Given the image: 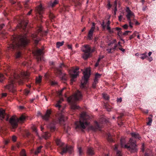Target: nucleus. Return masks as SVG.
I'll return each mask as SVG.
<instances>
[{
	"label": "nucleus",
	"instance_id": "obj_1",
	"mask_svg": "<svg viewBox=\"0 0 156 156\" xmlns=\"http://www.w3.org/2000/svg\"><path fill=\"white\" fill-rule=\"evenodd\" d=\"M11 76L9 77L8 84L5 86L6 88L8 89L9 92L15 93L16 91L14 83L15 82H18L20 83H23V80L27 79L29 76V73L23 72L21 73L20 76L14 72L10 73Z\"/></svg>",
	"mask_w": 156,
	"mask_h": 156
},
{
	"label": "nucleus",
	"instance_id": "obj_2",
	"mask_svg": "<svg viewBox=\"0 0 156 156\" xmlns=\"http://www.w3.org/2000/svg\"><path fill=\"white\" fill-rule=\"evenodd\" d=\"M9 48L12 50H18L25 47L30 42L25 36L15 35L11 37Z\"/></svg>",
	"mask_w": 156,
	"mask_h": 156
},
{
	"label": "nucleus",
	"instance_id": "obj_3",
	"mask_svg": "<svg viewBox=\"0 0 156 156\" xmlns=\"http://www.w3.org/2000/svg\"><path fill=\"white\" fill-rule=\"evenodd\" d=\"M90 119V117L87 114L83 112L80 114L79 121H76L75 122L76 128V129H84L86 126L89 124L88 120Z\"/></svg>",
	"mask_w": 156,
	"mask_h": 156
},
{
	"label": "nucleus",
	"instance_id": "obj_4",
	"mask_svg": "<svg viewBox=\"0 0 156 156\" xmlns=\"http://www.w3.org/2000/svg\"><path fill=\"white\" fill-rule=\"evenodd\" d=\"M82 97V95L81 92L77 90L75 94L68 98V101L70 104L71 110L73 111L79 108V107L76 104V102L81 99Z\"/></svg>",
	"mask_w": 156,
	"mask_h": 156
},
{
	"label": "nucleus",
	"instance_id": "obj_5",
	"mask_svg": "<svg viewBox=\"0 0 156 156\" xmlns=\"http://www.w3.org/2000/svg\"><path fill=\"white\" fill-rule=\"evenodd\" d=\"M131 134L132 138L130 139L129 145H127V151H129L131 153H136L137 152L138 149L135 144V141L133 140V138L140 140L141 137L138 133H131Z\"/></svg>",
	"mask_w": 156,
	"mask_h": 156
},
{
	"label": "nucleus",
	"instance_id": "obj_6",
	"mask_svg": "<svg viewBox=\"0 0 156 156\" xmlns=\"http://www.w3.org/2000/svg\"><path fill=\"white\" fill-rule=\"evenodd\" d=\"M26 119V117L22 115L19 118L16 116L12 117L9 120V122L12 128V131H14L15 129L18 126V123H21L24 122Z\"/></svg>",
	"mask_w": 156,
	"mask_h": 156
},
{
	"label": "nucleus",
	"instance_id": "obj_7",
	"mask_svg": "<svg viewBox=\"0 0 156 156\" xmlns=\"http://www.w3.org/2000/svg\"><path fill=\"white\" fill-rule=\"evenodd\" d=\"M61 102V101L59 100L55 105V107L58 108L59 111L56 115V121L55 122L60 124L62 123V122L65 121L63 115L62 114L63 109L61 105H60Z\"/></svg>",
	"mask_w": 156,
	"mask_h": 156
},
{
	"label": "nucleus",
	"instance_id": "obj_8",
	"mask_svg": "<svg viewBox=\"0 0 156 156\" xmlns=\"http://www.w3.org/2000/svg\"><path fill=\"white\" fill-rule=\"evenodd\" d=\"M55 142L57 146L61 150L60 152L61 154H63L67 152L71 154L72 153L73 148L71 146H64V144L60 140L58 139H56Z\"/></svg>",
	"mask_w": 156,
	"mask_h": 156
},
{
	"label": "nucleus",
	"instance_id": "obj_9",
	"mask_svg": "<svg viewBox=\"0 0 156 156\" xmlns=\"http://www.w3.org/2000/svg\"><path fill=\"white\" fill-rule=\"evenodd\" d=\"M83 76L81 80L80 87L83 88H86L85 86L87 83L91 74L90 71L88 69H86L83 72Z\"/></svg>",
	"mask_w": 156,
	"mask_h": 156
},
{
	"label": "nucleus",
	"instance_id": "obj_10",
	"mask_svg": "<svg viewBox=\"0 0 156 156\" xmlns=\"http://www.w3.org/2000/svg\"><path fill=\"white\" fill-rule=\"evenodd\" d=\"M95 49L94 48L91 49L90 47L88 45H84L82 51L84 52L83 54L82 57L84 60H87L89 58L91 54L94 52Z\"/></svg>",
	"mask_w": 156,
	"mask_h": 156
},
{
	"label": "nucleus",
	"instance_id": "obj_11",
	"mask_svg": "<svg viewBox=\"0 0 156 156\" xmlns=\"http://www.w3.org/2000/svg\"><path fill=\"white\" fill-rule=\"evenodd\" d=\"M65 66V65L61 63L59 67H55L54 68V72L59 76L61 80L64 81H66V80L67 77L66 74L62 73L61 68Z\"/></svg>",
	"mask_w": 156,
	"mask_h": 156
},
{
	"label": "nucleus",
	"instance_id": "obj_12",
	"mask_svg": "<svg viewBox=\"0 0 156 156\" xmlns=\"http://www.w3.org/2000/svg\"><path fill=\"white\" fill-rule=\"evenodd\" d=\"M79 68L78 67L74 69L73 70L69 73V74L71 78V84H72L73 82L75 81L74 79L76 78L79 75Z\"/></svg>",
	"mask_w": 156,
	"mask_h": 156
},
{
	"label": "nucleus",
	"instance_id": "obj_13",
	"mask_svg": "<svg viewBox=\"0 0 156 156\" xmlns=\"http://www.w3.org/2000/svg\"><path fill=\"white\" fill-rule=\"evenodd\" d=\"M41 29L39 28L37 30V33H36L35 34H32L31 35V37L34 41L36 46L37 44L40 40V37L37 36V34H39L40 33V35H41Z\"/></svg>",
	"mask_w": 156,
	"mask_h": 156
},
{
	"label": "nucleus",
	"instance_id": "obj_14",
	"mask_svg": "<svg viewBox=\"0 0 156 156\" xmlns=\"http://www.w3.org/2000/svg\"><path fill=\"white\" fill-rule=\"evenodd\" d=\"M135 17L134 13L129 9V7H127V21L129 23V26L131 28H132L131 21H133V19Z\"/></svg>",
	"mask_w": 156,
	"mask_h": 156
},
{
	"label": "nucleus",
	"instance_id": "obj_15",
	"mask_svg": "<svg viewBox=\"0 0 156 156\" xmlns=\"http://www.w3.org/2000/svg\"><path fill=\"white\" fill-rule=\"evenodd\" d=\"M123 29L116 27L115 29V30H117L118 35L119 36L125 35L127 34V30L124 31V29H127V24H125L123 26Z\"/></svg>",
	"mask_w": 156,
	"mask_h": 156
},
{
	"label": "nucleus",
	"instance_id": "obj_16",
	"mask_svg": "<svg viewBox=\"0 0 156 156\" xmlns=\"http://www.w3.org/2000/svg\"><path fill=\"white\" fill-rule=\"evenodd\" d=\"M43 49H37L34 52L35 55L36 56V58L38 61L42 60V57L39 56L43 54Z\"/></svg>",
	"mask_w": 156,
	"mask_h": 156
},
{
	"label": "nucleus",
	"instance_id": "obj_17",
	"mask_svg": "<svg viewBox=\"0 0 156 156\" xmlns=\"http://www.w3.org/2000/svg\"><path fill=\"white\" fill-rule=\"evenodd\" d=\"M35 11L37 13V16H39L40 18H41L42 17V14L43 12V9L42 6L41 5H39L38 7L36 9Z\"/></svg>",
	"mask_w": 156,
	"mask_h": 156
},
{
	"label": "nucleus",
	"instance_id": "obj_18",
	"mask_svg": "<svg viewBox=\"0 0 156 156\" xmlns=\"http://www.w3.org/2000/svg\"><path fill=\"white\" fill-rule=\"evenodd\" d=\"M51 114V111L50 110H47L44 115H41L42 119L46 121H48L50 118Z\"/></svg>",
	"mask_w": 156,
	"mask_h": 156
},
{
	"label": "nucleus",
	"instance_id": "obj_19",
	"mask_svg": "<svg viewBox=\"0 0 156 156\" xmlns=\"http://www.w3.org/2000/svg\"><path fill=\"white\" fill-rule=\"evenodd\" d=\"M6 121H8L9 119V117L6 115L5 113V111L4 110H0V119L1 120L5 118Z\"/></svg>",
	"mask_w": 156,
	"mask_h": 156
},
{
	"label": "nucleus",
	"instance_id": "obj_20",
	"mask_svg": "<svg viewBox=\"0 0 156 156\" xmlns=\"http://www.w3.org/2000/svg\"><path fill=\"white\" fill-rule=\"evenodd\" d=\"M95 28L94 27H92L89 31L87 37L88 39L91 40L93 39V36Z\"/></svg>",
	"mask_w": 156,
	"mask_h": 156
},
{
	"label": "nucleus",
	"instance_id": "obj_21",
	"mask_svg": "<svg viewBox=\"0 0 156 156\" xmlns=\"http://www.w3.org/2000/svg\"><path fill=\"white\" fill-rule=\"evenodd\" d=\"M95 126H91L90 128L91 129L94 131H96L97 130H100L101 128L100 125L97 122H95Z\"/></svg>",
	"mask_w": 156,
	"mask_h": 156
},
{
	"label": "nucleus",
	"instance_id": "obj_22",
	"mask_svg": "<svg viewBox=\"0 0 156 156\" xmlns=\"http://www.w3.org/2000/svg\"><path fill=\"white\" fill-rule=\"evenodd\" d=\"M120 145L122 147L127 148V144H126V139L124 137L122 138L120 140Z\"/></svg>",
	"mask_w": 156,
	"mask_h": 156
},
{
	"label": "nucleus",
	"instance_id": "obj_23",
	"mask_svg": "<svg viewBox=\"0 0 156 156\" xmlns=\"http://www.w3.org/2000/svg\"><path fill=\"white\" fill-rule=\"evenodd\" d=\"M48 127L50 129V131L52 132H53L55 129V128L54 123H50L48 125Z\"/></svg>",
	"mask_w": 156,
	"mask_h": 156
},
{
	"label": "nucleus",
	"instance_id": "obj_24",
	"mask_svg": "<svg viewBox=\"0 0 156 156\" xmlns=\"http://www.w3.org/2000/svg\"><path fill=\"white\" fill-rule=\"evenodd\" d=\"M28 24V23L27 22L23 21L20 24L21 28L23 30H25Z\"/></svg>",
	"mask_w": 156,
	"mask_h": 156
},
{
	"label": "nucleus",
	"instance_id": "obj_25",
	"mask_svg": "<svg viewBox=\"0 0 156 156\" xmlns=\"http://www.w3.org/2000/svg\"><path fill=\"white\" fill-rule=\"evenodd\" d=\"M107 139L110 142H114L113 136H112L110 133H109L108 135L107 136Z\"/></svg>",
	"mask_w": 156,
	"mask_h": 156
},
{
	"label": "nucleus",
	"instance_id": "obj_26",
	"mask_svg": "<svg viewBox=\"0 0 156 156\" xmlns=\"http://www.w3.org/2000/svg\"><path fill=\"white\" fill-rule=\"evenodd\" d=\"M87 153L90 156H92L94 154V152L93 149L91 148H89L87 150Z\"/></svg>",
	"mask_w": 156,
	"mask_h": 156
},
{
	"label": "nucleus",
	"instance_id": "obj_27",
	"mask_svg": "<svg viewBox=\"0 0 156 156\" xmlns=\"http://www.w3.org/2000/svg\"><path fill=\"white\" fill-rule=\"evenodd\" d=\"M51 136V134L48 132H45L44 133L43 136L46 140L48 139Z\"/></svg>",
	"mask_w": 156,
	"mask_h": 156
},
{
	"label": "nucleus",
	"instance_id": "obj_28",
	"mask_svg": "<svg viewBox=\"0 0 156 156\" xmlns=\"http://www.w3.org/2000/svg\"><path fill=\"white\" fill-rule=\"evenodd\" d=\"M107 30H108L109 32L110 33H112L114 32V31L115 30V29H111L110 26L109 25H106V27Z\"/></svg>",
	"mask_w": 156,
	"mask_h": 156
},
{
	"label": "nucleus",
	"instance_id": "obj_29",
	"mask_svg": "<svg viewBox=\"0 0 156 156\" xmlns=\"http://www.w3.org/2000/svg\"><path fill=\"white\" fill-rule=\"evenodd\" d=\"M58 0H54L53 2H51L50 4V5L52 7H54L58 3Z\"/></svg>",
	"mask_w": 156,
	"mask_h": 156
},
{
	"label": "nucleus",
	"instance_id": "obj_30",
	"mask_svg": "<svg viewBox=\"0 0 156 156\" xmlns=\"http://www.w3.org/2000/svg\"><path fill=\"white\" fill-rule=\"evenodd\" d=\"M42 147L40 146L37 147V149L34 151V154L35 155H37L39 153H40L41 151V149Z\"/></svg>",
	"mask_w": 156,
	"mask_h": 156
},
{
	"label": "nucleus",
	"instance_id": "obj_31",
	"mask_svg": "<svg viewBox=\"0 0 156 156\" xmlns=\"http://www.w3.org/2000/svg\"><path fill=\"white\" fill-rule=\"evenodd\" d=\"M120 42H118V44H115V46H114V48L108 50V52L109 53H110L111 52V51L113 49L114 50H115V49H117V47H118V45L120 46Z\"/></svg>",
	"mask_w": 156,
	"mask_h": 156
},
{
	"label": "nucleus",
	"instance_id": "obj_32",
	"mask_svg": "<svg viewBox=\"0 0 156 156\" xmlns=\"http://www.w3.org/2000/svg\"><path fill=\"white\" fill-rule=\"evenodd\" d=\"M101 75L98 73H96L95 75V78L94 80L98 81V79L101 77Z\"/></svg>",
	"mask_w": 156,
	"mask_h": 156
},
{
	"label": "nucleus",
	"instance_id": "obj_33",
	"mask_svg": "<svg viewBox=\"0 0 156 156\" xmlns=\"http://www.w3.org/2000/svg\"><path fill=\"white\" fill-rule=\"evenodd\" d=\"M42 80V77L41 76H40L39 77L37 78L36 79V83H41Z\"/></svg>",
	"mask_w": 156,
	"mask_h": 156
},
{
	"label": "nucleus",
	"instance_id": "obj_34",
	"mask_svg": "<svg viewBox=\"0 0 156 156\" xmlns=\"http://www.w3.org/2000/svg\"><path fill=\"white\" fill-rule=\"evenodd\" d=\"M64 43V41H62L61 42H58L56 43V47L58 48H59L60 46H62Z\"/></svg>",
	"mask_w": 156,
	"mask_h": 156
},
{
	"label": "nucleus",
	"instance_id": "obj_35",
	"mask_svg": "<svg viewBox=\"0 0 156 156\" xmlns=\"http://www.w3.org/2000/svg\"><path fill=\"white\" fill-rule=\"evenodd\" d=\"M29 0H26V1L23 2V5L25 8H28L29 7L28 3L29 2Z\"/></svg>",
	"mask_w": 156,
	"mask_h": 156
},
{
	"label": "nucleus",
	"instance_id": "obj_36",
	"mask_svg": "<svg viewBox=\"0 0 156 156\" xmlns=\"http://www.w3.org/2000/svg\"><path fill=\"white\" fill-rule=\"evenodd\" d=\"M78 152L80 156H82L83 154V151L81 147H79L78 148Z\"/></svg>",
	"mask_w": 156,
	"mask_h": 156
},
{
	"label": "nucleus",
	"instance_id": "obj_37",
	"mask_svg": "<svg viewBox=\"0 0 156 156\" xmlns=\"http://www.w3.org/2000/svg\"><path fill=\"white\" fill-rule=\"evenodd\" d=\"M103 97L104 99L106 100H108L109 99V98L107 94H103Z\"/></svg>",
	"mask_w": 156,
	"mask_h": 156
},
{
	"label": "nucleus",
	"instance_id": "obj_38",
	"mask_svg": "<svg viewBox=\"0 0 156 156\" xmlns=\"http://www.w3.org/2000/svg\"><path fill=\"white\" fill-rule=\"evenodd\" d=\"M147 54V53L145 52V53L141 54V56L140 57V58L142 59H144L146 58L147 57V55H146Z\"/></svg>",
	"mask_w": 156,
	"mask_h": 156
},
{
	"label": "nucleus",
	"instance_id": "obj_39",
	"mask_svg": "<svg viewBox=\"0 0 156 156\" xmlns=\"http://www.w3.org/2000/svg\"><path fill=\"white\" fill-rule=\"evenodd\" d=\"M21 53L20 51H18L16 53L15 55L16 58H19L21 56Z\"/></svg>",
	"mask_w": 156,
	"mask_h": 156
},
{
	"label": "nucleus",
	"instance_id": "obj_40",
	"mask_svg": "<svg viewBox=\"0 0 156 156\" xmlns=\"http://www.w3.org/2000/svg\"><path fill=\"white\" fill-rule=\"evenodd\" d=\"M98 81L96 80H94V82L92 83V87L95 88L96 87V84L98 83Z\"/></svg>",
	"mask_w": 156,
	"mask_h": 156
},
{
	"label": "nucleus",
	"instance_id": "obj_41",
	"mask_svg": "<svg viewBox=\"0 0 156 156\" xmlns=\"http://www.w3.org/2000/svg\"><path fill=\"white\" fill-rule=\"evenodd\" d=\"M4 79V77L3 75L2 74L0 73V82H2Z\"/></svg>",
	"mask_w": 156,
	"mask_h": 156
},
{
	"label": "nucleus",
	"instance_id": "obj_42",
	"mask_svg": "<svg viewBox=\"0 0 156 156\" xmlns=\"http://www.w3.org/2000/svg\"><path fill=\"white\" fill-rule=\"evenodd\" d=\"M21 156H26L25 151L23 149L22 150L21 152Z\"/></svg>",
	"mask_w": 156,
	"mask_h": 156
},
{
	"label": "nucleus",
	"instance_id": "obj_43",
	"mask_svg": "<svg viewBox=\"0 0 156 156\" xmlns=\"http://www.w3.org/2000/svg\"><path fill=\"white\" fill-rule=\"evenodd\" d=\"M148 119H149L148 122L147 123V125L149 126L151 125V123L152 122V119L151 118L148 117Z\"/></svg>",
	"mask_w": 156,
	"mask_h": 156
},
{
	"label": "nucleus",
	"instance_id": "obj_44",
	"mask_svg": "<svg viewBox=\"0 0 156 156\" xmlns=\"http://www.w3.org/2000/svg\"><path fill=\"white\" fill-rule=\"evenodd\" d=\"M117 2L116 0H115L114 4L113 5V7L114 8V9H117Z\"/></svg>",
	"mask_w": 156,
	"mask_h": 156
},
{
	"label": "nucleus",
	"instance_id": "obj_45",
	"mask_svg": "<svg viewBox=\"0 0 156 156\" xmlns=\"http://www.w3.org/2000/svg\"><path fill=\"white\" fill-rule=\"evenodd\" d=\"M5 24H2L0 25V34H3V33L1 31V30L4 27Z\"/></svg>",
	"mask_w": 156,
	"mask_h": 156
},
{
	"label": "nucleus",
	"instance_id": "obj_46",
	"mask_svg": "<svg viewBox=\"0 0 156 156\" xmlns=\"http://www.w3.org/2000/svg\"><path fill=\"white\" fill-rule=\"evenodd\" d=\"M50 18L51 19H53L55 17L54 15L51 13H50L49 15Z\"/></svg>",
	"mask_w": 156,
	"mask_h": 156
},
{
	"label": "nucleus",
	"instance_id": "obj_47",
	"mask_svg": "<svg viewBox=\"0 0 156 156\" xmlns=\"http://www.w3.org/2000/svg\"><path fill=\"white\" fill-rule=\"evenodd\" d=\"M134 22L135 23H136V25H138V24H139L138 22L137 21H136V20L134 18V19H133V21H132H132H131L132 26L133 24V23Z\"/></svg>",
	"mask_w": 156,
	"mask_h": 156
},
{
	"label": "nucleus",
	"instance_id": "obj_48",
	"mask_svg": "<svg viewBox=\"0 0 156 156\" xmlns=\"http://www.w3.org/2000/svg\"><path fill=\"white\" fill-rule=\"evenodd\" d=\"M101 25L103 29H105L106 27V24H105V23L103 21L101 24Z\"/></svg>",
	"mask_w": 156,
	"mask_h": 156
},
{
	"label": "nucleus",
	"instance_id": "obj_49",
	"mask_svg": "<svg viewBox=\"0 0 156 156\" xmlns=\"http://www.w3.org/2000/svg\"><path fill=\"white\" fill-rule=\"evenodd\" d=\"M119 145L115 144L114 147H113V149L115 151H117V149L118 148Z\"/></svg>",
	"mask_w": 156,
	"mask_h": 156
},
{
	"label": "nucleus",
	"instance_id": "obj_50",
	"mask_svg": "<svg viewBox=\"0 0 156 156\" xmlns=\"http://www.w3.org/2000/svg\"><path fill=\"white\" fill-rule=\"evenodd\" d=\"M124 116V115L123 114H121L120 116H118L117 117V118L118 120L120 121L121 119H122L123 116Z\"/></svg>",
	"mask_w": 156,
	"mask_h": 156
},
{
	"label": "nucleus",
	"instance_id": "obj_51",
	"mask_svg": "<svg viewBox=\"0 0 156 156\" xmlns=\"http://www.w3.org/2000/svg\"><path fill=\"white\" fill-rule=\"evenodd\" d=\"M65 89V88H63L62 89L60 90L58 92V94L60 96H61L62 95V93Z\"/></svg>",
	"mask_w": 156,
	"mask_h": 156
},
{
	"label": "nucleus",
	"instance_id": "obj_52",
	"mask_svg": "<svg viewBox=\"0 0 156 156\" xmlns=\"http://www.w3.org/2000/svg\"><path fill=\"white\" fill-rule=\"evenodd\" d=\"M121 152L120 151H117L115 156H121Z\"/></svg>",
	"mask_w": 156,
	"mask_h": 156
},
{
	"label": "nucleus",
	"instance_id": "obj_53",
	"mask_svg": "<svg viewBox=\"0 0 156 156\" xmlns=\"http://www.w3.org/2000/svg\"><path fill=\"white\" fill-rule=\"evenodd\" d=\"M50 83L51 85L53 86L56 85L57 84V83L54 81H51Z\"/></svg>",
	"mask_w": 156,
	"mask_h": 156
},
{
	"label": "nucleus",
	"instance_id": "obj_54",
	"mask_svg": "<svg viewBox=\"0 0 156 156\" xmlns=\"http://www.w3.org/2000/svg\"><path fill=\"white\" fill-rule=\"evenodd\" d=\"M83 0H79V1H78L76 4V5L80 6L81 5V2Z\"/></svg>",
	"mask_w": 156,
	"mask_h": 156
},
{
	"label": "nucleus",
	"instance_id": "obj_55",
	"mask_svg": "<svg viewBox=\"0 0 156 156\" xmlns=\"http://www.w3.org/2000/svg\"><path fill=\"white\" fill-rule=\"evenodd\" d=\"M108 8V9H110L112 7V5L110 4V2L109 1L108 4L107 5Z\"/></svg>",
	"mask_w": 156,
	"mask_h": 156
},
{
	"label": "nucleus",
	"instance_id": "obj_56",
	"mask_svg": "<svg viewBox=\"0 0 156 156\" xmlns=\"http://www.w3.org/2000/svg\"><path fill=\"white\" fill-rule=\"evenodd\" d=\"M122 101V99L121 98H118L117 100V101L118 103H120Z\"/></svg>",
	"mask_w": 156,
	"mask_h": 156
},
{
	"label": "nucleus",
	"instance_id": "obj_57",
	"mask_svg": "<svg viewBox=\"0 0 156 156\" xmlns=\"http://www.w3.org/2000/svg\"><path fill=\"white\" fill-rule=\"evenodd\" d=\"M12 139L13 141L14 142H15L16 141V136H13L12 137Z\"/></svg>",
	"mask_w": 156,
	"mask_h": 156
},
{
	"label": "nucleus",
	"instance_id": "obj_58",
	"mask_svg": "<svg viewBox=\"0 0 156 156\" xmlns=\"http://www.w3.org/2000/svg\"><path fill=\"white\" fill-rule=\"evenodd\" d=\"M7 94L6 93H3L2 94V97H5L7 96Z\"/></svg>",
	"mask_w": 156,
	"mask_h": 156
},
{
	"label": "nucleus",
	"instance_id": "obj_59",
	"mask_svg": "<svg viewBox=\"0 0 156 156\" xmlns=\"http://www.w3.org/2000/svg\"><path fill=\"white\" fill-rule=\"evenodd\" d=\"M51 64L53 66L52 67L54 70V68L55 67V66H54V62H51Z\"/></svg>",
	"mask_w": 156,
	"mask_h": 156
},
{
	"label": "nucleus",
	"instance_id": "obj_60",
	"mask_svg": "<svg viewBox=\"0 0 156 156\" xmlns=\"http://www.w3.org/2000/svg\"><path fill=\"white\" fill-rule=\"evenodd\" d=\"M103 58L104 56H102V57H99V58H98L97 62H99L101 59H102Z\"/></svg>",
	"mask_w": 156,
	"mask_h": 156
},
{
	"label": "nucleus",
	"instance_id": "obj_61",
	"mask_svg": "<svg viewBox=\"0 0 156 156\" xmlns=\"http://www.w3.org/2000/svg\"><path fill=\"white\" fill-rule=\"evenodd\" d=\"M9 1L12 4H14L16 3V2L14 0H9Z\"/></svg>",
	"mask_w": 156,
	"mask_h": 156
},
{
	"label": "nucleus",
	"instance_id": "obj_62",
	"mask_svg": "<svg viewBox=\"0 0 156 156\" xmlns=\"http://www.w3.org/2000/svg\"><path fill=\"white\" fill-rule=\"evenodd\" d=\"M135 36V35H134V34H133V35H131V36H130V37H129V39L130 40H131V39H132L133 38V37L134 36Z\"/></svg>",
	"mask_w": 156,
	"mask_h": 156
},
{
	"label": "nucleus",
	"instance_id": "obj_63",
	"mask_svg": "<svg viewBox=\"0 0 156 156\" xmlns=\"http://www.w3.org/2000/svg\"><path fill=\"white\" fill-rule=\"evenodd\" d=\"M111 22L110 20H108L107 23H106V25H109L110 26Z\"/></svg>",
	"mask_w": 156,
	"mask_h": 156
},
{
	"label": "nucleus",
	"instance_id": "obj_64",
	"mask_svg": "<svg viewBox=\"0 0 156 156\" xmlns=\"http://www.w3.org/2000/svg\"><path fill=\"white\" fill-rule=\"evenodd\" d=\"M30 92V91L28 90H26L25 91V94L27 95Z\"/></svg>",
	"mask_w": 156,
	"mask_h": 156
}]
</instances>
